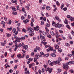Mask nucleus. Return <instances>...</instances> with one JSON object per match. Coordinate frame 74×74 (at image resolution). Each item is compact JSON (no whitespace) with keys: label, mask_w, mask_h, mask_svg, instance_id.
Masks as SVG:
<instances>
[{"label":"nucleus","mask_w":74,"mask_h":74,"mask_svg":"<svg viewBox=\"0 0 74 74\" xmlns=\"http://www.w3.org/2000/svg\"><path fill=\"white\" fill-rule=\"evenodd\" d=\"M27 31H29V32L31 33V34H29V35L30 36H34V29H33L31 27H28L27 29Z\"/></svg>","instance_id":"nucleus-1"},{"label":"nucleus","mask_w":74,"mask_h":74,"mask_svg":"<svg viewBox=\"0 0 74 74\" xmlns=\"http://www.w3.org/2000/svg\"><path fill=\"white\" fill-rule=\"evenodd\" d=\"M22 51L23 52V55L21 57V54H18L17 55V57L19 58V59H21V58H23L26 56V51H25V50H22Z\"/></svg>","instance_id":"nucleus-2"},{"label":"nucleus","mask_w":74,"mask_h":74,"mask_svg":"<svg viewBox=\"0 0 74 74\" xmlns=\"http://www.w3.org/2000/svg\"><path fill=\"white\" fill-rule=\"evenodd\" d=\"M64 27L63 25L62 24H59V23H57L55 26V27H57V28H60V27Z\"/></svg>","instance_id":"nucleus-3"},{"label":"nucleus","mask_w":74,"mask_h":74,"mask_svg":"<svg viewBox=\"0 0 74 74\" xmlns=\"http://www.w3.org/2000/svg\"><path fill=\"white\" fill-rule=\"evenodd\" d=\"M63 67L64 69H65V70L67 71L68 70V69H69V66L66 63V64H64L63 65Z\"/></svg>","instance_id":"nucleus-4"},{"label":"nucleus","mask_w":74,"mask_h":74,"mask_svg":"<svg viewBox=\"0 0 74 74\" xmlns=\"http://www.w3.org/2000/svg\"><path fill=\"white\" fill-rule=\"evenodd\" d=\"M53 62V64H54L55 65H56V64H58L59 65H60V62H59L58 60H57L56 61H54Z\"/></svg>","instance_id":"nucleus-5"},{"label":"nucleus","mask_w":74,"mask_h":74,"mask_svg":"<svg viewBox=\"0 0 74 74\" xmlns=\"http://www.w3.org/2000/svg\"><path fill=\"white\" fill-rule=\"evenodd\" d=\"M52 68L49 67H48L47 68V71H49V73H51L52 71Z\"/></svg>","instance_id":"nucleus-6"},{"label":"nucleus","mask_w":74,"mask_h":74,"mask_svg":"<svg viewBox=\"0 0 74 74\" xmlns=\"http://www.w3.org/2000/svg\"><path fill=\"white\" fill-rule=\"evenodd\" d=\"M34 29L35 31H38L40 29V27L38 25H37L36 27H34Z\"/></svg>","instance_id":"nucleus-7"},{"label":"nucleus","mask_w":74,"mask_h":74,"mask_svg":"<svg viewBox=\"0 0 74 74\" xmlns=\"http://www.w3.org/2000/svg\"><path fill=\"white\" fill-rule=\"evenodd\" d=\"M49 64L50 66H53V62H51V61L50 60H49L48 61Z\"/></svg>","instance_id":"nucleus-8"},{"label":"nucleus","mask_w":74,"mask_h":74,"mask_svg":"<svg viewBox=\"0 0 74 74\" xmlns=\"http://www.w3.org/2000/svg\"><path fill=\"white\" fill-rule=\"evenodd\" d=\"M66 63L67 64V65H69V64H74V62L73 61H70L68 62H67Z\"/></svg>","instance_id":"nucleus-9"},{"label":"nucleus","mask_w":74,"mask_h":74,"mask_svg":"<svg viewBox=\"0 0 74 74\" xmlns=\"http://www.w3.org/2000/svg\"><path fill=\"white\" fill-rule=\"evenodd\" d=\"M29 20H28V19L24 20L23 21V22L25 23V24H26L27 22H29Z\"/></svg>","instance_id":"nucleus-10"},{"label":"nucleus","mask_w":74,"mask_h":74,"mask_svg":"<svg viewBox=\"0 0 74 74\" xmlns=\"http://www.w3.org/2000/svg\"><path fill=\"white\" fill-rule=\"evenodd\" d=\"M4 42H1V45L2 46H5V44H6V43H7V42H6V40H5L4 41Z\"/></svg>","instance_id":"nucleus-11"},{"label":"nucleus","mask_w":74,"mask_h":74,"mask_svg":"<svg viewBox=\"0 0 74 74\" xmlns=\"http://www.w3.org/2000/svg\"><path fill=\"white\" fill-rule=\"evenodd\" d=\"M55 19H56V20H58L59 22H60L61 21L59 19V17L57 16H55Z\"/></svg>","instance_id":"nucleus-12"},{"label":"nucleus","mask_w":74,"mask_h":74,"mask_svg":"<svg viewBox=\"0 0 74 74\" xmlns=\"http://www.w3.org/2000/svg\"><path fill=\"white\" fill-rule=\"evenodd\" d=\"M54 47L56 49H59V47L57 44H55V45H54Z\"/></svg>","instance_id":"nucleus-13"},{"label":"nucleus","mask_w":74,"mask_h":74,"mask_svg":"<svg viewBox=\"0 0 74 74\" xmlns=\"http://www.w3.org/2000/svg\"><path fill=\"white\" fill-rule=\"evenodd\" d=\"M30 5L29 4V5H27L25 7V8H27V10H29V9H30V8H29Z\"/></svg>","instance_id":"nucleus-14"},{"label":"nucleus","mask_w":74,"mask_h":74,"mask_svg":"<svg viewBox=\"0 0 74 74\" xmlns=\"http://www.w3.org/2000/svg\"><path fill=\"white\" fill-rule=\"evenodd\" d=\"M40 37L41 39H42V40H44V39L45 38V36H42V34H40Z\"/></svg>","instance_id":"nucleus-15"},{"label":"nucleus","mask_w":74,"mask_h":74,"mask_svg":"<svg viewBox=\"0 0 74 74\" xmlns=\"http://www.w3.org/2000/svg\"><path fill=\"white\" fill-rule=\"evenodd\" d=\"M23 49H24L25 50H26L28 48V46L26 45L25 46L23 47Z\"/></svg>","instance_id":"nucleus-16"},{"label":"nucleus","mask_w":74,"mask_h":74,"mask_svg":"<svg viewBox=\"0 0 74 74\" xmlns=\"http://www.w3.org/2000/svg\"><path fill=\"white\" fill-rule=\"evenodd\" d=\"M10 8H12V10L14 11H16V9L15 8V7H11Z\"/></svg>","instance_id":"nucleus-17"},{"label":"nucleus","mask_w":74,"mask_h":74,"mask_svg":"<svg viewBox=\"0 0 74 74\" xmlns=\"http://www.w3.org/2000/svg\"><path fill=\"white\" fill-rule=\"evenodd\" d=\"M48 47L50 49V50L51 51H53V47H51L50 45H49Z\"/></svg>","instance_id":"nucleus-18"},{"label":"nucleus","mask_w":74,"mask_h":74,"mask_svg":"<svg viewBox=\"0 0 74 74\" xmlns=\"http://www.w3.org/2000/svg\"><path fill=\"white\" fill-rule=\"evenodd\" d=\"M51 56L52 57H56V55L55 53H52L51 54Z\"/></svg>","instance_id":"nucleus-19"},{"label":"nucleus","mask_w":74,"mask_h":74,"mask_svg":"<svg viewBox=\"0 0 74 74\" xmlns=\"http://www.w3.org/2000/svg\"><path fill=\"white\" fill-rule=\"evenodd\" d=\"M16 40H17L18 42H21V41L20 40H21V38H18V37L16 39Z\"/></svg>","instance_id":"nucleus-20"},{"label":"nucleus","mask_w":74,"mask_h":74,"mask_svg":"<svg viewBox=\"0 0 74 74\" xmlns=\"http://www.w3.org/2000/svg\"><path fill=\"white\" fill-rule=\"evenodd\" d=\"M40 58V56L38 55H36L35 56V59H39V58Z\"/></svg>","instance_id":"nucleus-21"},{"label":"nucleus","mask_w":74,"mask_h":74,"mask_svg":"<svg viewBox=\"0 0 74 74\" xmlns=\"http://www.w3.org/2000/svg\"><path fill=\"white\" fill-rule=\"evenodd\" d=\"M18 31H16L15 32H14L13 35L16 36V35L18 34Z\"/></svg>","instance_id":"nucleus-22"},{"label":"nucleus","mask_w":74,"mask_h":74,"mask_svg":"<svg viewBox=\"0 0 74 74\" xmlns=\"http://www.w3.org/2000/svg\"><path fill=\"white\" fill-rule=\"evenodd\" d=\"M46 8L47 10H48V11H49V10H51V8H50V7L46 6Z\"/></svg>","instance_id":"nucleus-23"},{"label":"nucleus","mask_w":74,"mask_h":74,"mask_svg":"<svg viewBox=\"0 0 74 74\" xmlns=\"http://www.w3.org/2000/svg\"><path fill=\"white\" fill-rule=\"evenodd\" d=\"M50 33L52 36H54V35H55V33H54V32H53V31H51L50 32Z\"/></svg>","instance_id":"nucleus-24"},{"label":"nucleus","mask_w":74,"mask_h":74,"mask_svg":"<svg viewBox=\"0 0 74 74\" xmlns=\"http://www.w3.org/2000/svg\"><path fill=\"white\" fill-rule=\"evenodd\" d=\"M40 55H43L44 57H45V54H44V53H43V52H40Z\"/></svg>","instance_id":"nucleus-25"},{"label":"nucleus","mask_w":74,"mask_h":74,"mask_svg":"<svg viewBox=\"0 0 74 74\" xmlns=\"http://www.w3.org/2000/svg\"><path fill=\"white\" fill-rule=\"evenodd\" d=\"M22 31V32H24V33H26V32H27V30H26V29H25V28H23Z\"/></svg>","instance_id":"nucleus-26"},{"label":"nucleus","mask_w":74,"mask_h":74,"mask_svg":"<svg viewBox=\"0 0 74 74\" xmlns=\"http://www.w3.org/2000/svg\"><path fill=\"white\" fill-rule=\"evenodd\" d=\"M6 36L7 37H9L11 36V34H9V33H7L6 34Z\"/></svg>","instance_id":"nucleus-27"},{"label":"nucleus","mask_w":74,"mask_h":74,"mask_svg":"<svg viewBox=\"0 0 74 74\" xmlns=\"http://www.w3.org/2000/svg\"><path fill=\"white\" fill-rule=\"evenodd\" d=\"M47 37H48L49 38H51V35L50 34L47 35Z\"/></svg>","instance_id":"nucleus-28"},{"label":"nucleus","mask_w":74,"mask_h":74,"mask_svg":"<svg viewBox=\"0 0 74 74\" xmlns=\"http://www.w3.org/2000/svg\"><path fill=\"white\" fill-rule=\"evenodd\" d=\"M70 20H71V21H74V18L73 17H71L70 18Z\"/></svg>","instance_id":"nucleus-29"},{"label":"nucleus","mask_w":74,"mask_h":74,"mask_svg":"<svg viewBox=\"0 0 74 74\" xmlns=\"http://www.w3.org/2000/svg\"><path fill=\"white\" fill-rule=\"evenodd\" d=\"M56 3L57 5H58V6H59V5H60V3H59V2L58 1H56Z\"/></svg>","instance_id":"nucleus-30"},{"label":"nucleus","mask_w":74,"mask_h":74,"mask_svg":"<svg viewBox=\"0 0 74 74\" xmlns=\"http://www.w3.org/2000/svg\"><path fill=\"white\" fill-rule=\"evenodd\" d=\"M7 30H9L10 31H11V30H12V27H11L10 28H7Z\"/></svg>","instance_id":"nucleus-31"},{"label":"nucleus","mask_w":74,"mask_h":74,"mask_svg":"<svg viewBox=\"0 0 74 74\" xmlns=\"http://www.w3.org/2000/svg\"><path fill=\"white\" fill-rule=\"evenodd\" d=\"M63 7H64V4L62 3L60 8L61 9H62Z\"/></svg>","instance_id":"nucleus-32"},{"label":"nucleus","mask_w":74,"mask_h":74,"mask_svg":"<svg viewBox=\"0 0 74 74\" xmlns=\"http://www.w3.org/2000/svg\"><path fill=\"white\" fill-rule=\"evenodd\" d=\"M27 60H29V61L31 62V61L33 60V58H30Z\"/></svg>","instance_id":"nucleus-33"},{"label":"nucleus","mask_w":74,"mask_h":74,"mask_svg":"<svg viewBox=\"0 0 74 74\" xmlns=\"http://www.w3.org/2000/svg\"><path fill=\"white\" fill-rule=\"evenodd\" d=\"M65 45L67 47H70V44H69L68 43H66L65 44Z\"/></svg>","instance_id":"nucleus-34"},{"label":"nucleus","mask_w":74,"mask_h":74,"mask_svg":"<svg viewBox=\"0 0 74 74\" xmlns=\"http://www.w3.org/2000/svg\"><path fill=\"white\" fill-rule=\"evenodd\" d=\"M12 2L13 3H15L16 2V0H12Z\"/></svg>","instance_id":"nucleus-35"},{"label":"nucleus","mask_w":74,"mask_h":74,"mask_svg":"<svg viewBox=\"0 0 74 74\" xmlns=\"http://www.w3.org/2000/svg\"><path fill=\"white\" fill-rule=\"evenodd\" d=\"M36 49L37 50L38 49V51H40V50H41V49H40V47H36Z\"/></svg>","instance_id":"nucleus-36"},{"label":"nucleus","mask_w":74,"mask_h":74,"mask_svg":"<svg viewBox=\"0 0 74 74\" xmlns=\"http://www.w3.org/2000/svg\"><path fill=\"white\" fill-rule=\"evenodd\" d=\"M21 38V40L22 41L23 40H25V37H22L21 38Z\"/></svg>","instance_id":"nucleus-37"},{"label":"nucleus","mask_w":74,"mask_h":74,"mask_svg":"<svg viewBox=\"0 0 74 74\" xmlns=\"http://www.w3.org/2000/svg\"><path fill=\"white\" fill-rule=\"evenodd\" d=\"M59 32L60 33H63V31L62 30H60L59 31Z\"/></svg>","instance_id":"nucleus-38"},{"label":"nucleus","mask_w":74,"mask_h":74,"mask_svg":"<svg viewBox=\"0 0 74 74\" xmlns=\"http://www.w3.org/2000/svg\"><path fill=\"white\" fill-rule=\"evenodd\" d=\"M59 36H60V35H56V38H57V39H60V38H58V37H59Z\"/></svg>","instance_id":"nucleus-39"},{"label":"nucleus","mask_w":74,"mask_h":74,"mask_svg":"<svg viewBox=\"0 0 74 74\" xmlns=\"http://www.w3.org/2000/svg\"><path fill=\"white\" fill-rule=\"evenodd\" d=\"M15 47H16L15 48V49H18V44H16V45H15Z\"/></svg>","instance_id":"nucleus-40"},{"label":"nucleus","mask_w":74,"mask_h":74,"mask_svg":"<svg viewBox=\"0 0 74 74\" xmlns=\"http://www.w3.org/2000/svg\"><path fill=\"white\" fill-rule=\"evenodd\" d=\"M64 11H67V8L66 7H65L63 8Z\"/></svg>","instance_id":"nucleus-41"},{"label":"nucleus","mask_w":74,"mask_h":74,"mask_svg":"<svg viewBox=\"0 0 74 74\" xmlns=\"http://www.w3.org/2000/svg\"><path fill=\"white\" fill-rule=\"evenodd\" d=\"M56 24V23H55V22H54V21H53L52 22V25H53V26H55V24Z\"/></svg>","instance_id":"nucleus-42"},{"label":"nucleus","mask_w":74,"mask_h":74,"mask_svg":"<svg viewBox=\"0 0 74 74\" xmlns=\"http://www.w3.org/2000/svg\"><path fill=\"white\" fill-rule=\"evenodd\" d=\"M32 64H29V68H31L32 67Z\"/></svg>","instance_id":"nucleus-43"},{"label":"nucleus","mask_w":74,"mask_h":74,"mask_svg":"<svg viewBox=\"0 0 74 74\" xmlns=\"http://www.w3.org/2000/svg\"><path fill=\"white\" fill-rule=\"evenodd\" d=\"M58 51L59 52H60V53L62 51V49H58Z\"/></svg>","instance_id":"nucleus-44"},{"label":"nucleus","mask_w":74,"mask_h":74,"mask_svg":"<svg viewBox=\"0 0 74 74\" xmlns=\"http://www.w3.org/2000/svg\"><path fill=\"white\" fill-rule=\"evenodd\" d=\"M46 26H47V27H49V26H50V25L48 23H46Z\"/></svg>","instance_id":"nucleus-45"},{"label":"nucleus","mask_w":74,"mask_h":74,"mask_svg":"<svg viewBox=\"0 0 74 74\" xmlns=\"http://www.w3.org/2000/svg\"><path fill=\"white\" fill-rule=\"evenodd\" d=\"M12 14H13V15H16L17 14V12H12Z\"/></svg>","instance_id":"nucleus-46"},{"label":"nucleus","mask_w":74,"mask_h":74,"mask_svg":"<svg viewBox=\"0 0 74 74\" xmlns=\"http://www.w3.org/2000/svg\"><path fill=\"white\" fill-rule=\"evenodd\" d=\"M38 72L39 74H41V70L39 69L38 71Z\"/></svg>","instance_id":"nucleus-47"},{"label":"nucleus","mask_w":74,"mask_h":74,"mask_svg":"<svg viewBox=\"0 0 74 74\" xmlns=\"http://www.w3.org/2000/svg\"><path fill=\"white\" fill-rule=\"evenodd\" d=\"M17 31H18L19 32H21V30L19 29V27H17Z\"/></svg>","instance_id":"nucleus-48"},{"label":"nucleus","mask_w":74,"mask_h":74,"mask_svg":"<svg viewBox=\"0 0 74 74\" xmlns=\"http://www.w3.org/2000/svg\"><path fill=\"white\" fill-rule=\"evenodd\" d=\"M5 68L7 69V67H8V64H6L5 65Z\"/></svg>","instance_id":"nucleus-49"},{"label":"nucleus","mask_w":74,"mask_h":74,"mask_svg":"<svg viewBox=\"0 0 74 74\" xmlns=\"http://www.w3.org/2000/svg\"><path fill=\"white\" fill-rule=\"evenodd\" d=\"M43 20L44 21H46V18H45V17H44L43 18Z\"/></svg>","instance_id":"nucleus-50"},{"label":"nucleus","mask_w":74,"mask_h":74,"mask_svg":"<svg viewBox=\"0 0 74 74\" xmlns=\"http://www.w3.org/2000/svg\"><path fill=\"white\" fill-rule=\"evenodd\" d=\"M4 19V20H5V21H6L7 20V18L6 16H5Z\"/></svg>","instance_id":"nucleus-51"},{"label":"nucleus","mask_w":74,"mask_h":74,"mask_svg":"<svg viewBox=\"0 0 74 74\" xmlns=\"http://www.w3.org/2000/svg\"><path fill=\"white\" fill-rule=\"evenodd\" d=\"M66 27H67V28H68L70 30V29H71L70 28V26L69 25H66Z\"/></svg>","instance_id":"nucleus-52"},{"label":"nucleus","mask_w":74,"mask_h":74,"mask_svg":"<svg viewBox=\"0 0 74 74\" xmlns=\"http://www.w3.org/2000/svg\"><path fill=\"white\" fill-rule=\"evenodd\" d=\"M34 52H37V49H34Z\"/></svg>","instance_id":"nucleus-53"},{"label":"nucleus","mask_w":74,"mask_h":74,"mask_svg":"<svg viewBox=\"0 0 74 74\" xmlns=\"http://www.w3.org/2000/svg\"><path fill=\"white\" fill-rule=\"evenodd\" d=\"M70 71L71 74H73L74 73V71L73 70L71 69L70 70Z\"/></svg>","instance_id":"nucleus-54"},{"label":"nucleus","mask_w":74,"mask_h":74,"mask_svg":"<svg viewBox=\"0 0 74 74\" xmlns=\"http://www.w3.org/2000/svg\"><path fill=\"white\" fill-rule=\"evenodd\" d=\"M13 32V33H15V31H16V29H13L12 30Z\"/></svg>","instance_id":"nucleus-55"},{"label":"nucleus","mask_w":74,"mask_h":74,"mask_svg":"<svg viewBox=\"0 0 74 74\" xmlns=\"http://www.w3.org/2000/svg\"><path fill=\"white\" fill-rule=\"evenodd\" d=\"M39 2L40 4H41L42 2V0H39Z\"/></svg>","instance_id":"nucleus-56"},{"label":"nucleus","mask_w":74,"mask_h":74,"mask_svg":"<svg viewBox=\"0 0 74 74\" xmlns=\"http://www.w3.org/2000/svg\"><path fill=\"white\" fill-rule=\"evenodd\" d=\"M25 73L27 74H30V73H29V71H27L26 72H25Z\"/></svg>","instance_id":"nucleus-57"},{"label":"nucleus","mask_w":74,"mask_h":74,"mask_svg":"<svg viewBox=\"0 0 74 74\" xmlns=\"http://www.w3.org/2000/svg\"><path fill=\"white\" fill-rule=\"evenodd\" d=\"M44 21H41V24L42 25H43L44 24Z\"/></svg>","instance_id":"nucleus-58"},{"label":"nucleus","mask_w":74,"mask_h":74,"mask_svg":"<svg viewBox=\"0 0 74 74\" xmlns=\"http://www.w3.org/2000/svg\"><path fill=\"white\" fill-rule=\"evenodd\" d=\"M1 24L2 25H5V22L4 21H2L1 22Z\"/></svg>","instance_id":"nucleus-59"},{"label":"nucleus","mask_w":74,"mask_h":74,"mask_svg":"<svg viewBox=\"0 0 74 74\" xmlns=\"http://www.w3.org/2000/svg\"><path fill=\"white\" fill-rule=\"evenodd\" d=\"M21 19L22 20H23V19H25V17L23 16H22L21 17Z\"/></svg>","instance_id":"nucleus-60"},{"label":"nucleus","mask_w":74,"mask_h":74,"mask_svg":"<svg viewBox=\"0 0 74 74\" xmlns=\"http://www.w3.org/2000/svg\"><path fill=\"white\" fill-rule=\"evenodd\" d=\"M12 72H13V70L12 69H10L9 70V72L10 73H12Z\"/></svg>","instance_id":"nucleus-61"},{"label":"nucleus","mask_w":74,"mask_h":74,"mask_svg":"<svg viewBox=\"0 0 74 74\" xmlns=\"http://www.w3.org/2000/svg\"><path fill=\"white\" fill-rule=\"evenodd\" d=\"M53 51V53H56V49H54Z\"/></svg>","instance_id":"nucleus-62"},{"label":"nucleus","mask_w":74,"mask_h":74,"mask_svg":"<svg viewBox=\"0 0 74 74\" xmlns=\"http://www.w3.org/2000/svg\"><path fill=\"white\" fill-rule=\"evenodd\" d=\"M22 44H21V43H20L18 45V47H22Z\"/></svg>","instance_id":"nucleus-63"},{"label":"nucleus","mask_w":74,"mask_h":74,"mask_svg":"<svg viewBox=\"0 0 74 74\" xmlns=\"http://www.w3.org/2000/svg\"><path fill=\"white\" fill-rule=\"evenodd\" d=\"M12 21L11 20H10L8 22V23L9 24H10H10H11V22H12Z\"/></svg>","instance_id":"nucleus-64"}]
</instances>
